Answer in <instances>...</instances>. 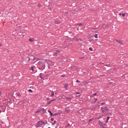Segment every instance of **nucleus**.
Here are the masks:
<instances>
[{
	"label": "nucleus",
	"mask_w": 128,
	"mask_h": 128,
	"mask_svg": "<svg viewBox=\"0 0 128 128\" xmlns=\"http://www.w3.org/2000/svg\"><path fill=\"white\" fill-rule=\"evenodd\" d=\"M38 64V68L41 70H44L46 68V63L42 62V61H39Z\"/></svg>",
	"instance_id": "nucleus-1"
},
{
	"label": "nucleus",
	"mask_w": 128,
	"mask_h": 128,
	"mask_svg": "<svg viewBox=\"0 0 128 128\" xmlns=\"http://www.w3.org/2000/svg\"><path fill=\"white\" fill-rule=\"evenodd\" d=\"M44 60L46 62V64H49V66H54V62H52V60Z\"/></svg>",
	"instance_id": "nucleus-2"
},
{
	"label": "nucleus",
	"mask_w": 128,
	"mask_h": 128,
	"mask_svg": "<svg viewBox=\"0 0 128 128\" xmlns=\"http://www.w3.org/2000/svg\"><path fill=\"white\" fill-rule=\"evenodd\" d=\"M101 110H102V112L104 113V111L106 110V112H108V107L105 106L104 108H101Z\"/></svg>",
	"instance_id": "nucleus-3"
},
{
	"label": "nucleus",
	"mask_w": 128,
	"mask_h": 128,
	"mask_svg": "<svg viewBox=\"0 0 128 128\" xmlns=\"http://www.w3.org/2000/svg\"><path fill=\"white\" fill-rule=\"evenodd\" d=\"M98 124H100V126H106V124H104V123L102 122H100V120L98 121Z\"/></svg>",
	"instance_id": "nucleus-4"
},
{
	"label": "nucleus",
	"mask_w": 128,
	"mask_h": 128,
	"mask_svg": "<svg viewBox=\"0 0 128 128\" xmlns=\"http://www.w3.org/2000/svg\"><path fill=\"white\" fill-rule=\"evenodd\" d=\"M40 126H41V125H40V121H38V122H37V124H36V128H40Z\"/></svg>",
	"instance_id": "nucleus-5"
},
{
	"label": "nucleus",
	"mask_w": 128,
	"mask_h": 128,
	"mask_svg": "<svg viewBox=\"0 0 128 128\" xmlns=\"http://www.w3.org/2000/svg\"><path fill=\"white\" fill-rule=\"evenodd\" d=\"M48 112L50 114V116H54V114H52V111H50V110H48Z\"/></svg>",
	"instance_id": "nucleus-6"
},
{
	"label": "nucleus",
	"mask_w": 128,
	"mask_h": 128,
	"mask_svg": "<svg viewBox=\"0 0 128 128\" xmlns=\"http://www.w3.org/2000/svg\"><path fill=\"white\" fill-rule=\"evenodd\" d=\"M40 124L41 126H42V124H44V122L42 120H40Z\"/></svg>",
	"instance_id": "nucleus-7"
},
{
	"label": "nucleus",
	"mask_w": 128,
	"mask_h": 128,
	"mask_svg": "<svg viewBox=\"0 0 128 128\" xmlns=\"http://www.w3.org/2000/svg\"><path fill=\"white\" fill-rule=\"evenodd\" d=\"M16 96H18L19 98H20V96H22V95L20 94L16 93Z\"/></svg>",
	"instance_id": "nucleus-8"
},
{
	"label": "nucleus",
	"mask_w": 128,
	"mask_h": 128,
	"mask_svg": "<svg viewBox=\"0 0 128 128\" xmlns=\"http://www.w3.org/2000/svg\"><path fill=\"white\" fill-rule=\"evenodd\" d=\"M66 99L67 100H68V102H70V100H72V98H70L66 97Z\"/></svg>",
	"instance_id": "nucleus-9"
},
{
	"label": "nucleus",
	"mask_w": 128,
	"mask_h": 128,
	"mask_svg": "<svg viewBox=\"0 0 128 128\" xmlns=\"http://www.w3.org/2000/svg\"><path fill=\"white\" fill-rule=\"evenodd\" d=\"M60 51L58 50H56V52H55L56 54H60Z\"/></svg>",
	"instance_id": "nucleus-10"
},
{
	"label": "nucleus",
	"mask_w": 128,
	"mask_h": 128,
	"mask_svg": "<svg viewBox=\"0 0 128 128\" xmlns=\"http://www.w3.org/2000/svg\"><path fill=\"white\" fill-rule=\"evenodd\" d=\"M8 104H12V100L9 99V100H8Z\"/></svg>",
	"instance_id": "nucleus-11"
},
{
	"label": "nucleus",
	"mask_w": 128,
	"mask_h": 128,
	"mask_svg": "<svg viewBox=\"0 0 128 128\" xmlns=\"http://www.w3.org/2000/svg\"><path fill=\"white\" fill-rule=\"evenodd\" d=\"M53 116H60V112H56Z\"/></svg>",
	"instance_id": "nucleus-12"
},
{
	"label": "nucleus",
	"mask_w": 128,
	"mask_h": 128,
	"mask_svg": "<svg viewBox=\"0 0 128 128\" xmlns=\"http://www.w3.org/2000/svg\"><path fill=\"white\" fill-rule=\"evenodd\" d=\"M29 40H30V42H34V38H30L29 39Z\"/></svg>",
	"instance_id": "nucleus-13"
},
{
	"label": "nucleus",
	"mask_w": 128,
	"mask_h": 128,
	"mask_svg": "<svg viewBox=\"0 0 128 128\" xmlns=\"http://www.w3.org/2000/svg\"><path fill=\"white\" fill-rule=\"evenodd\" d=\"M116 42H118V44H122V42L121 41H120V40H116Z\"/></svg>",
	"instance_id": "nucleus-14"
},
{
	"label": "nucleus",
	"mask_w": 128,
	"mask_h": 128,
	"mask_svg": "<svg viewBox=\"0 0 128 128\" xmlns=\"http://www.w3.org/2000/svg\"><path fill=\"white\" fill-rule=\"evenodd\" d=\"M54 96V91H52V94H51V96L52 97V96Z\"/></svg>",
	"instance_id": "nucleus-15"
},
{
	"label": "nucleus",
	"mask_w": 128,
	"mask_h": 128,
	"mask_svg": "<svg viewBox=\"0 0 128 128\" xmlns=\"http://www.w3.org/2000/svg\"><path fill=\"white\" fill-rule=\"evenodd\" d=\"M42 112L44 114H46V110H44V108H42Z\"/></svg>",
	"instance_id": "nucleus-16"
},
{
	"label": "nucleus",
	"mask_w": 128,
	"mask_h": 128,
	"mask_svg": "<svg viewBox=\"0 0 128 128\" xmlns=\"http://www.w3.org/2000/svg\"><path fill=\"white\" fill-rule=\"evenodd\" d=\"M40 76L42 80H44V77L42 76V73L40 74Z\"/></svg>",
	"instance_id": "nucleus-17"
},
{
	"label": "nucleus",
	"mask_w": 128,
	"mask_h": 128,
	"mask_svg": "<svg viewBox=\"0 0 128 128\" xmlns=\"http://www.w3.org/2000/svg\"><path fill=\"white\" fill-rule=\"evenodd\" d=\"M76 26H82V23L77 24Z\"/></svg>",
	"instance_id": "nucleus-18"
},
{
	"label": "nucleus",
	"mask_w": 128,
	"mask_h": 128,
	"mask_svg": "<svg viewBox=\"0 0 128 128\" xmlns=\"http://www.w3.org/2000/svg\"><path fill=\"white\" fill-rule=\"evenodd\" d=\"M94 102H92V104H96V101L98 100V98H94Z\"/></svg>",
	"instance_id": "nucleus-19"
},
{
	"label": "nucleus",
	"mask_w": 128,
	"mask_h": 128,
	"mask_svg": "<svg viewBox=\"0 0 128 128\" xmlns=\"http://www.w3.org/2000/svg\"><path fill=\"white\" fill-rule=\"evenodd\" d=\"M56 124V120L54 121V122H52V126H54V124Z\"/></svg>",
	"instance_id": "nucleus-20"
},
{
	"label": "nucleus",
	"mask_w": 128,
	"mask_h": 128,
	"mask_svg": "<svg viewBox=\"0 0 128 128\" xmlns=\"http://www.w3.org/2000/svg\"><path fill=\"white\" fill-rule=\"evenodd\" d=\"M28 91L29 92H32V94L33 92L32 90L31 89L28 90Z\"/></svg>",
	"instance_id": "nucleus-21"
},
{
	"label": "nucleus",
	"mask_w": 128,
	"mask_h": 128,
	"mask_svg": "<svg viewBox=\"0 0 128 128\" xmlns=\"http://www.w3.org/2000/svg\"><path fill=\"white\" fill-rule=\"evenodd\" d=\"M64 88H68V84H66L64 86Z\"/></svg>",
	"instance_id": "nucleus-22"
},
{
	"label": "nucleus",
	"mask_w": 128,
	"mask_h": 128,
	"mask_svg": "<svg viewBox=\"0 0 128 128\" xmlns=\"http://www.w3.org/2000/svg\"><path fill=\"white\" fill-rule=\"evenodd\" d=\"M52 102V100H50L47 102V104H50L51 102Z\"/></svg>",
	"instance_id": "nucleus-23"
},
{
	"label": "nucleus",
	"mask_w": 128,
	"mask_h": 128,
	"mask_svg": "<svg viewBox=\"0 0 128 128\" xmlns=\"http://www.w3.org/2000/svg\"><path fill=\"white\" fill-rule=\"evenodd\" d=\"M30 70H32V72H34V66H32L30 68Z\"/></svg>",
	"instance_id": "nucleus-24"
},
{
	"label": "nucleus",
	"mask_w": 128,
	"mask_h": 128,
	"mask_svg": "<svg viewBox=\"0 0 128 128\" xmlns=\"http://www.w3.org/2000/svg\"><path fill=\"white\" fill-rule=\"evenodd\" d=\"M98 94V93H95L92 94V96H96V94Z\"/></svg>",
	"instance_id": "nucleus-25"
},
{
	"label": "nucleus",
	"mask_w": 128,
	"mask_h": 128,
	"mask_svg": "<svg viewBox=\"0 0 128 128\" xmlns=\"http://www.w3.org/2000/svg\"><path fill=\"white\" fill-rule=\"evenodd\" d=\"M94 36L96 38H98V34H96Z\"/></svg>",
	"instance_id": "nucleus-26"
},
{
	"label": "nucleus",
	"mask_w": 128,
	"mask_h": 128,
	"mask_svg": "<svg viewBox=\"0 0 128 128\" xmlns=\"http://www.w3.org/2000/svg\"><path fill=\"white\" fill-rule=\"evenodd\" d=\"M89 50H90L91 52H92V47H90V48H89Z\"/></svg>",
	"instance_id": "nucleus-27"
},
{
	"label": "nucleus",
	"mask_w": 128,
	"mask_h": 128,
	"mask_svg": "<svg viewBox=\"0 0 128 128\" xmlns=\"http://www.w3.org/2000/svg\"><path fill=\"white\" fill-rule=\"evenodd\" d=\"M122 16H124V17L126 16V14L124 13H122Z\"/></svg>",
	"instance_id": "nucleus-28"
},
{
	"label": "nucleus",
	"mask_w": 128,
	"mask_h": 128,
	"mask_svg": "<svg viewBox=\"0 0 128 128\" xmlns=\"http://www.w3.org/2000/svg\"><path fill=\"white\" fill-rule=\"evenodd\" d=\"M38 8H40V6H42V5H40V4H38Z\"/></svg>",
	"instance_id": "nucleus-29"
},
{
	"label": "nucleus",
	"mask_w": 128,
	"mask_h": 128,
	"mask_svg": "<svg viewBox=\"0 0 128 128\" xmlns=\"http://www.w3.org/2000/svg\"><path fill=\"white\" fill-rule=\"evenodd\" d=\"M80 94V92H76V94Z\"/></svg>",
	"instance_id": "nucleus-30"
},
{
	"label": "nucleus",
	"mask_w": 128,
	"mask_h": 128,
	"mask_svg": "<svg viewBox=\"0 0 128 128\" xmlns=\"http://www.w3.org/2000/svg\"><path fill=\"white\" fill-rule=\"evenodd\" d=\"M76 82H80V81L78 80H76Z\"/></svg>",
	"instance_id": "nucleus-31"
},
{
	"label": "nucleus",
	"mask_w": 128,
	"mask_h": 128,
	"mask_svg": "<svg viewBox=\"0 0 128 128\" xmlns=\"http://www.w3.org/2000/svg\"><path fill=\"white\" fill-rule=\"evenodd\" d=\"M27 58H28V62H30V58H29V57H28Z\"/></svg>",
	"instance_id": "nucleus-32"
},
{
	"label": "nucleus",
	"mask_w": 128,
	"mask_h": 128,
	"mask_svg": "<svg viewBox=\"0 0 128 128\" xmlns=\"http://www.w3.org/2000/svg\"><path fill=\"white\" fill-rule=\"evenodd\" d=\"M36 58H34L32 59L31 60H36Z\"/></svg>",
	"instance_id": "nucleus-33"
},
{
	"label": "nucleus",
	"mask_w": 128,
	"mask_h": 128,
	"mask_svg": "<svg viewBox=\"0 0 128 128\" xmlns=\"http://www.w3.org/2000/svg\"><path fill=\"white\" fill-rule=\"evenodd\" d=\"M101 104L102 106H104V104H106V102L101 103Z\"/></svg>",
	"instance_id": "nucleus-34"
},
{
	"label": "nucleus",
	"mask_w": 128,
	"mask_h": 128,
	"mask_svg": "<svg viewBox=\"0 0 128 128\" xmlns=\"http://www.w3.org/2000/svg\"><path fill=\"white\" fill-rule=\"evenodd\" d=\"M105 122H106V124H108V120H106V121H105Z\"/></svg>",
	"instance_id": "nucleus-35"
},
{
	"label": "nucleus",
	"mask_w": 128,
	"mask_h": 128,
	"mask_svg": "<svg viewBox=\"0 0 128 128\" xmlns=\"http://www.w3.org/2000/svg\"><path fill=\"white\" fill-rule=\"evenodd\" d=\"M48 68L49 69L50 68V64L48 65Z\"/></svg>",
	"instance_id": "nucleus-36"
},
{
	"label": "nucleus",
	"mask_w": 128,
	"mask_h": 128,
	"mask_svg": "<svg viewBox=\"0 0 128 128\" xmlns=\"http://www.w3.org/2000/svg\"><path fill=\"white\" fill-rule=\"evenodd\" d=\"M36 112H40V110H38Z\"/></svg>",
	"instance_id": "nucleus-37"
},
{
	"label": "nucleus",
	"mask_w": 128,
	"mask_h": 128,
	"mask_svg": "<svg viewBox=\"0 0 128 128\" xmlns=\"http://www.w3.org/2000/svg\"><path fill=\"white\" fill-rule=\"evenodd\" d=\"M51 120H52V122H54V118H51Z\"/></svg>",
	"instance_id": "nucleus-38"
},
{
	"label": "nucleus",
	"mask_w": 128,
	"mask_h": 128,
	"mask_svg": "<svg viewBox=\"0 0 128 128\" xmlns=\"http://www.w3.org/2000/svg\"><path fill=\"white\" fill-rule=\"evenodd\" d=\"M92 30H98V28H92Z\"/></svg>",
	"instance_id": "nucleus-39"
},
{
	"label": "nucleus",
	"mask_w": 128,
	"mask_h": 128,
	"mask_svg": "<svg viewBox=\"0 0 128 128\" xmlns=\"http://www.w3.org/2000/svg\"><path fill=\"white\" fill-rule=\"evenodd\" d=\"M106 120H110V116H108Z\"/></svg>",
	"instance_id": "nucleus-40"
},
{
	"label": "nucleus",
	"mask_w": 128,
	"mask_h": 128,
	"mask_svg": "<svg viewBox=\"0 0 128 128\" xmlns=\"http://www.w3.org/2000/svg\"><path fill=\"white\" fill-rule=\"evenodd\" d=\"M106 66H110V64L105 65Z\"/></svg>",
	"instance_id": "nucleus-41"
},
{
	"label": "nucleus",
	"mask_w": 128,
	"mask_h": 128,
	"mask_svg": "<svg viewBox=\"0 0 128 128\" xmlns=\"http://www.w3.org/2000/svg\"><path fill=\"white\" fill-rule=\"evenodd\" d=\"M56 54H56V52H54V56H56Z\"/></svg>",
	"instance_id": "nucleus-42"
},
{
	"label": "nucleus",
	"mask_w": 128,
	"mask_h": 128,
	"mask_svg": "<svg viewBox=\"0 0 128 128\" xmlns=\"http://www.w3.org/2000/svg\"><path fill=\"white\" fill-rule=\"evenodd\" d=\"M68 126H70V124H68V126H66V128H68Z\"/></svg>",
	"instance_id": "nucleus-43"
},
{
	"label": "nucleus",
	"mask_w": 128,
	"mask_h": 128,
	"mask_svg": "<svg viewBox=\"0 0 128 128\" xmlns=\"http://www.w3.org/2000/svg\"><path fill=\"white\" fill-rule=\"evenodd\" d=\"M56 98L55 99H54V100H52V102H54V100H56Z\"/></svg>",
	"instance_id": "nucleus-44"
},
{
	"label": "nucleus",
	"mask_w": 128,
	"mask_h": 128,
	"mask_svg": "<svg viewBox=\"0 0 128 128\" xmlns=\"http://www.w3.org/2000/svg\"><path fill=\"white\" fill-rule=\"evenodd\" d=\"M126 104H128V101L126 102Z\"/></svg>",
	"instance_id": "nucleus-45"
},
{
	"label": "nucleus",
	"mask_w": 128,
	"mask_h": 128,
	"mask_svg": "<svg viewBox=\"0 0 128 128\" xmlns=\"http://www.w3.org/2000/svg\"><path fill=\"white\" fill-rule=\"evenodd\" d=\"M119 16H122V13H120Z\"/></svg>",
	"instance_id": "nucleus-46"
},
{
	"label": "nucleus",
	"mask_w": 128,
	"mask_h": 128,
	"mask_svg": "<svg viewBox=\"0 0 128 128\" xmlns=\"http://www.w3.org/2000/svg\"><path fill=\"white\" fill-rule=\"evenodd\" d=\"M55 22H56V24H60V23H57L58 22H56V21Z\"/></svg>",
	"instance_id": "nucleus-47"
},
{
	"label": "nucleus",
	"mask_w": 128,
	"mask_h": 128,
	"mask_svg": "<svg viewBox=\"0 0 128 128\" xmlns=\"http://www.w3.org/2000/svg\"><path fill=\"white\" fill-rule=\"evenodd\" d=\"M47 100H50V98H48Z\"/></svg>",
	"instance_id": "nucleus-48"
},
{
	"label": "nucleus",
	"mask_w": 128,
	"mask_h": 128,
	"mask_svg": "<svg viewBox=\"0 0 128 128\" xmlns=\"http://www.w3.org/2000/svg\"><path fill=\"white\" fill-rule=\"evenodd\" d=\"M26 102V100H23V102Z\"/></svg>",
	"instance_id": "nucleus-49"
},
{
	"label": "nucleus",
	"mask_w": 128,
	"mask_h": 128,
	"mask_svg": "<svg viewBox=\"0 0 128 128\" xmlns=\"http://www.w3.org/2000/svg\"><path fill=\"white\" fill-rule=\"evenodd\" d=\"M2 94V92L0 91V96Z\"/></svg>",
	"instance_id": "nucleus-50"
},
{
	"label": "nucleus",
	"mask_w": 128,
	"mask_h": 128,
	"mask_svg": "<svg viewBox=\"0 0 128 128\" xmlns=\"http://www.w3.org/2000/svg\"><path fill=\"white\" fill-rule=\"evenodd\" d=\"M0 46H2V44L0 43Z\"/></svg>",
	"instance_id": "nucleus-51"
},
{
	"label": "nucleus",
	"mask_w": 128,
	"mask_h": 128,
	"mask_svg": "<svg viewBox=\"0 0 128 128\" xmlns=\"http://www.w3.org/2000/svg\"><path fill=\"white\" fill-rule=\"evenodd\" d=\"M89 122H92V120H89Z\"/></svg>",
	"instance_id": "nucleus-52"
},
{
	"label": "nucleus",
	"mask_w": 128,
	"mask_h": 128,
	"mask_svg": "<svg viewBox=\"0 0 128 128\" xmlns=\"http://www.w3.org/2000/svg\"><path fill=\"white\" fill-rule=\"evenodd\" d=\"M46 124H48V120H46Z\"/></svg>",
	"instance_id": "nucleus-53"
},
{
	"label": "nucleus",
	"mask_w": 128,
	"mask_h": 128,
	"mask_svg": "<svg viewBox=\"0 0 128 128\" xmlns=\"http://www.w3.org/2000/svg\"><path fill=\"white\" fill-rule=\"evenodd\" d=\"M77 30H78V28H77Z\"/></svg>",
	"instance_id": "nucleus-54"
},
{
	"label": "nucleus",
	"mask_w": 128,
	"mask_h": 128,
	"mask_svg": "<svg viewBox=\"0 0 128 128\" xmlns=\"http://www.w3.org/2000/svg\"><path fill=\"white\" fill-rule=\"evenodd\" d=\"M70 34H72V32H70Z\"/></svg>",
	"instance_id": "nucleus-55"
},
{
	"label": "nucleus",
	"mask_w": 128,
	"mask_h": 128,
	"mask_svg": "<svg viewBox=\"0 0 128 128\" xmlns=\"http://www.w3.org/2000/svg\"><path fill=\"white\" fill-rule=\"evenodd\" d=\"M80 40H82V39H81V38H80Z\"/></svg>",
	"instance_id": "nucleus-56"
},
{
	"label": "nucleus",
	"mask_w": 128,
	"mask_h": 128,
	"mask_svg": "<svg viewBox=\"0 0 128 128\" xmlns=\"http://www.w3.org/2000/svg\"><path fill=\"white\" fill-rule=\"evenodd\" d=\"M58 128V126H56V128Z\"/></svg>",
	"instance_id": "nucleus-57"
}]
</instances>
